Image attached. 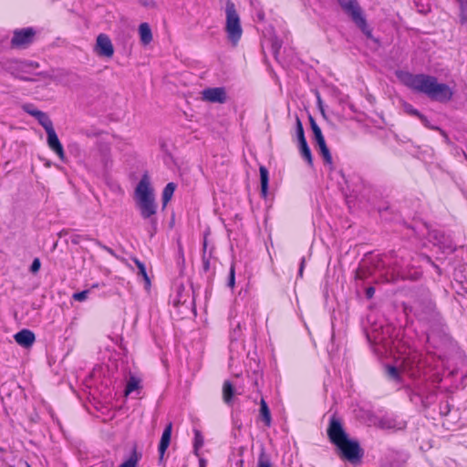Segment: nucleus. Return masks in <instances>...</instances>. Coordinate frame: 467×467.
Segmentation results:
<instances>
[{
    "label": "nucleus",
    "mask_w": 467,
    "mask_h": 467,
    "mask_svg": "<svg viewBox=\"0 0 467 467\" xmlns=\"http://www.w3.org/2000/svg\"><path fill=\"white\" fill-rule=\"evenodd\" d=\"M400 328L391 324H376L371 330L367 333L368 340L374 346L375 352L379 355L400 354L399 358L402 359L405 369H408L412 376H415L420 369V354L417 351L403 349V345L400 336Z\"/></svg>",
    "instance_id": "1"
},
{
    "label": "nucleus",
    "mask_w": 467,
    "mask_h": 467,
    "mask_svg": "<svg viewBox=\"0 0 467 467\" xmlns=\"http://www.w3.org/2000/svg\"><path fill=\"white\" fill-rule=\"evenodd\" d=\"M398 76L405 86L426 95L431 100L444 103L450 101L453 96L452 89L447 84L439 83L433 76L410 72H400Z\"/></svg>",
    "instance_id": "2"
},
{
    "label": "nucleus",
    "mask_w": 467,
    "mask_h": 467,
    "mask_svg": "<svg viewBox=\"0 0 467 467\" xmlns=\"http://www.w3.org/2000/svg\"><path fill=\"white\" fill-rule=\"evenodd\" d=\"M136 206L140 211L142 219L149 220L150 236L157 231V208L153 190L147 174H144L135 189Z\"/></svg>",
    "instance_id": "3"
},
{
    "label": "nucleus",
    "mask_w": 467,
    "mask_h": 467,
    "mask_svg": "<svg viewBox=\"0 0 467 467\" xmlns=\"http://www.w3.org/2000/svg\"><path fill=\"white\" fill-rule=\"evenodd\" d=\"M225 26L224 30L229 42L235 47L243 35L240 16L232 0L225 2Z\"/></svg>",
    "instance_id": "4"
},
{
    "label": "nucleus",
    "mask_w": 467,
    "mask_h": 467,
    "mask_svg": "<svg viewBox=\"0 0 467 467\" xmlns=\"http://www.w3.org/2000/svg\"><path fill=\"white\" fill-rule=\"evenodd\" d=\"M343 11L348 15L356 26L368 36L371 37V30L357 0H337Z\"/></svg>",
    "instance_id": "5"
},
{
    "label": "nucleus",
    "mask_w": 467,
    "mask_h": 467,
    "mask_svg": "<svg viewBox=\"0 0 467 467\" xmlns=\"http://www.w3.org/2000/svg\"><path fill=\"white\" fill-rule=\"evenodd\" d=\"M337 448L340 451L341 458L353 464L359 462L363 457V451L357 441L348 438L344 441L338 443Z\"/></svg>",
    "instance_id": "6"
},
{
    "label": "nucleus",
    "mask_w": 467,
    "mask_h": 467,
    "mask_svg": "<svg viewBox=\"0 0 467 467\" xmlns=\"http://www.w3.org/2000/svg\"><path fill=\"white\" fill-rule=\"evenodd\" d=\"M327 432L330 441L336 446L348 438L340 419L335 414L330 417Z\"/></svg>",
    "instance_id": "7"
},
{
    "label": "nucleus",
    "mask_w": 467,
    "mask_h": 467,
    "mask_svg": "<svg viewBox=\"0 0 467 467\" xmlns=\"http://www.w3.org/2000/svg\"><path fill=\"white\" fill-rule=\"evenodd\" d=\"M36 31L32 27L16 29L11 39V47L15 48H26L33 43Z\"/></svg>",
    "instance_id": "8"
},
{
    "label": "nucleus",
    "mask_w": 467,
    "mask_h": 467,
    "mask_svg": "<svg viewBox=\"0 0 467 467\" xmlns=\"http://www.w3.org/2000/svg\"><path fill=\"white\" fill-rule=\"evenodd\" d=\"M378 425L384 430L399 431L406 427V421L394 414H385L379 419Z\"/></svg>",
    "instance_id": "9"
},
{
    "label": "nucleus",
    "mask_w": 467,
    "mask_h": 467,
    "mask_svg": "<svg viewBox=\"0 0 467 467\" xmlns=\"http://www.w3.org/2000/svg\"><path fill=\"white\" fill-rule=\"evenodd\" d=\"M96 53L100 57H111L114 54V47L110 38L106 34H99L97 36Z\"/></svg>",
    "instance_id": "10"
},
{
    "label": "nucleus",
    "mask_w": 467,
    "mask_h": 467,
    "mask_svg": "<svg viewBox=\"0 0 467 467\" xmlns=\"http://www.w3.org/2000/svg\"><path fill=\"white\" fill-rule=\"evenodd\" d=\"M202 99L212 103H224L226 92L223 88H208L202 92Z\"/></svg>",
    "instance_id": "11"
},
{
    "label": "nucleus",
    "mask_w": 467,
    "mask_h": 467,
    "mask_svg": "<svg viewBox=\"0 0 467 467\" xmlns=\"http://www.w3.org/2000/svg\"><path fill=\"white\" fill-rule=\"evenodd\" d=\"M47 145L48 147L57 153V155L58 156V158L62 161H65V151H64V149H63V146L62 144L60 143L59 140H58V137L55 131V129H51L49 130H47Z\"/></svg>",
    "instance_id": "12"
},
{
    "label": "nucleus",
    "mask_w": 467,
    "mask_h": 467,
    "mask_svg": "<svg viewBox=\"0 0 467 467\" xmlns=\"http://www.w3.org/2000/svg\"><path fill=\"white\" fill-rule=\"evenodd\" d=\"M172 431V423L170 422L166 425L159 443L158 451H159V461L162 462L164 459V454L171 443V437Z\"/></svg>",
    "instance_id": "13"
},
{
    "label": "nucleus",
    "mask_w": 467,
    "mask_h": 467,
    "mask_svg": "<svg viewBox=\"0 0 467 467\" xmlns=\"http://www.w3.org/2000/svg\"><path fill=\"white\" fill-rule=\"evenodd\" d=\"M406 393L410 398V400L415 405H421L426 408V406L431 402L430 398H431L433 393H431L428 396H422L420 393H417V391L410 387H406Z\"/></svg>",
    "instance_id": "14"
},
{
    "label": "nucleus",
    "mask_w": 467,
    "mask_h": 467,
    "mask_svg": "<svg viewBox=\"0 0 467 467\" xmlns=\"http://www.w3.org/2000/svg\"><path fill=\"white\" fill-rule=\"evenodd\" d=\"M15 339L18 345L24 348H29L35 342V334L29 329H22L15 335Z\"/></svg>",
    "instance_id": "15"
},
{
    "label": "nucleus",
    "mask_w": 467,
    "mask_h": 467,
    "mask_svg": "<svg viewBox=\"0 0 467 467\" xmlns=\"http://www.w3.org/2000/svg\"><path fill=\"white\" fill-rule=\"evenodd\" d=\"M309 122L313 132V140L316 146L326 142L321 129L319 128L315 119L311 115H309Z\"/></svg>",
    "instance_id": "16"
},
{
    "label": "nucleus",
    "mask_w": 467,
    "mask_h": 467,
    "mask_svg": "<svg viewBox=\"0 0 467 467\" xmlns=\"http://www.w3.org/2000/svg\"><path fill=\"white\" fill-rule=\"evenodd\" d=\"M33 114L46 131L54 128L52 120L46 112L39 110V112H34Z\"/></svg>",
    "instance_id": "17"
},
{
    "label": "nucleus",
    "mask_w": 467,
    "mask_h": 467,
    "mask_svg": "<svg viewBox=\"0 0 467 467\" xmlns=\"http://www.w3.org/2000/svg\"><path fill=\"white\" fill-rule=\"evenodd\" d=\"M259 171L261 182V194L263 197L265 198L268 192L269 173L265 166H260Z\"/></svg>",
    "instance_id": "18"
},
{
    "label": "nucleus",
    "mask_w": 467,
    "mask_h": 467,
    "mask_svg": "<svg viewBox=\"0 0 467 467\" xmlns=\"http://www.w3.org/2000/svg\"><path fill=\"white\" fill-rule=\"evenodd\" d=\"M139 33L140 36V41L144 45H148L152 40V34L150 26L147 23H142L139 26Z\"/></svg>",
    "instance_id": "19"
},
{
    "label": "nucleus",
    "mask_w": 467,
    "mask_h": 467,
    "mask_svg": "<svg viewBox=\"0 0 467 467\" xmlns=\"http://www.w3.org/2000/svg\"><path fill=\"white\" fill-rule=\"evenodd\" d=\"M316 147H317L319 154L323 158L324 163L327 166H329L330 169L333 168V159L330 153V150L327 145L326 142L323 144H318Z\"/></svg>",
    "instance_id": "20"
},
{
    "label": "nucleus",
    "mask_w": 467,
    "mask_h": 467,
    "mask_svg": "<svg viewBox=\"0 0 467 467\" xmlns=\"http://www.w3.org/2000/svg\"><path fill=\"white\" fill-rule=\"evenodd\" d=\"M142 455L140 452L137 451L136 447H134L129 456V458L121 463L119 467H137L138 462L141 459Z\"/></svg>",
    "instance_id": "21"
},
{
    "label": "nucleus",
    "mask_w": 467,
    "mask_h": 467,
    "mask_svg": "<svg viewBox=\"0 0 467 467\" xmlns=\"http://www.w3.org/2000/svg\"><path fill=\"white\" fill-rule=\"evenodd\" d=\"M298 148H299V151H300L302 158L305 159V161L307 162L308 165L312 166L313 165L312 153H311L310 148L308 147L306 140L298 142Z\"/></svg>",
    "instance_id": "22"
},
{
    "label": "nucleus",
    "mask_w": 467,
    "mask_h": 467,
    "mask_svg": "<svg viewBox=\"0 0 467 467\" xmlns=\"http://www.w3.org/2000/svg\"><path fill=\"white\" fill-rule=\"evenodd\" d=\"M385 374L388 379L394 381L396 383L401 382V374L397 367L392 365H387L385 367Z\"/></svg>",
    "instance_id": "23"
},
{
    "label": "nucleus",
    "mask_w": 467,
    "mask_h": 467,
    "mask_svg": "<svg viewBox=\"0 0 467 467\" xmlns=\"http://www.w3.org/2000/svg\"><path fill=\"white\" fill-rule=\"evenodd\" d=\"M234 395V388L230 381H225L223 386V398L226 404H231Z\"/></svg>",
    "instance_id": "24"
},
{
    "label": "nucleus",
    "mask_w": 467,
    "mask_h": 467,
    "mask_svg": "<svg viewBox=\"0 0 467 467\" xmlns=\"http://www.w3.org/2000/svg\"><path fill=\"white\" fill-rule=\"evenodd\" d=\"M260 415L265 424L269 427L272 420L271 413L268 405L264 399L260 401Z\"/></svg>",
    "instance_id": "25"
},
{
    "label": "nucleus",
    "mask_w": 467,
    "mask_h": 467,
    "mask_svg": "<svg viewBox=\"0 0 467 467\" xmlns=\"http://www.w3.org/2000/svg\"><path fill=\"white\" fill-rule=\"evenodd\" d=\"M176 189V184L174 182H169L163 189L162 192V203L163 206H166L167 203L171 201L174 191Z\"/></svg>",
    "instance_id": "26"
},
{
    "label": "nucleus",
    "mask_w": 467,
    "mask_h": 467,
    "mask_svg": "<svg viewBox=\"0 0 467 467\" xmlns=\"http://www.w3.org/2000/svg\"><path fill=\"white\" fill-rule=\"evenodd\" d=\"M460 9V22L461 24L467 23V0H456Z\"/></svg>",
    "instance_id": "27"
},
{
    "label": "nucleus",
    "mask_w": 467,
    "mask_h": 467,
    "mask_svg": "<svg viewBox=\"0 0 467 467\" xmlns=\"http://www.w3.org/2000/svg\"><path fill=\"white\" fill-rule=\"evenodd\" d=\"M203 443L202 432L199 430H194L193 450L196 455H198V451L203 446Z\"/></svg>",
    "instance_id": "28"
},
{
    "label": "nucleus",
    "mask_w": 467,
    "mask_h": 467,
    "mask_svg": "<svg viewBox=\"0 0 467 467\" xmlns=\"http://www.w3.org/2000/svg\"><path fill=\"white\" fill-rule=\"evenodd\" d=\"M418 119L420 120V122L424 125V127L428 128V129H431V130H439L441 132V134L446 139L448 140V136L446 134V132L444 130H442L441 128L437 127V126H432L431 125L429 119H427L426 116H424L423 114L420 113V115L418 117Z\"/></svg>",
    "instance_id": "29"
},
{
    "label": "nucleus",
    "mask_w": 467,
    "mask_h": 467,
    "mask_svg": "<svg viewBox=\"0 0 467 467\" xmlns=\"http://www.w3.org/2000/svg\"><path fill=\"white\" fill-rule=\"evenodd\" d=\"M139 387H140V380L137 378L131 376L127 382L126 389H125V394L126 395L130 394L134 390L138 389Z\"/></svg>",
    "instance_id": "30"
},
{
    "label": "nucleus",
    "mask_w": 467,
    "mask_h": 467,
    "mask_svg": "<svg viewBox=\"0 0 467 467\" xmlns=\"http://www.w3.org/2000/svg\"><path fill=\"white\" fill-rule=\"evenodd\" d=\"M296 136L298 142L306 140L303 124L298 116L296 117Z\"/></svg>",
    "instance_id": "31"
},
{
    "label": "nucleus",
    "mask_w": 467,
    "mask_h": 467,
    "mask_svg": "<svg viewBox=\"0 0 467 467\" xmlns=\"http://www.w3.org/2000/svg\"><path fill=\"white\" fill-rule=\"evenodd\" d=\"M242 335V328L241 325L238 322L236 324V327L233 329V331L230 334V339H231V348L234 347V342L238 341Z\"/></svg>",
    "instance_id": "32"
},
{
    "label": "nucleus",
    "mask_w": 467,
    "mask_h": 467,
    "mask_svg": "<svg viewBox=\"0 0 467 467\" xmlns=\"http://www.w3.org/2000/svg\"><path fill=\"white\" fill-rule=\"evenodd\" d=\"M256 467H272V463L268 455L262 451L257 461Z\"/></svg>",
    "instance_id": "33"
},
{
    "label": "nucleus",
    "mask_w": 467,
    "mask_h": 467,
    "mask_svg": "<svg viewBox=\"0 0 467 467\" xmlns=\"http://www.w3.org/2000/svg\"><path fill=\"white\" fill-rule=\"evenodd\" d=\"M402 109L405 113L413 117L418 118L420 115V112L408 102L402 103Z\"/></svg>",
    "instance_id": "34"
},
{
    "label": "nucleus",
    "mask_w": 467,
    "mask_h": 467,
    "mask_svg": "<svg viewBox=\"0 0 467 467\" xmlns=\"http://www.w3.org/2000/svg\"><path fill=\"white\" fill-rule=\"evenodd\" d=\"M134 263L136 264V265L138 267V270H139L138 274L143 277V279L146 281L147 284H150V279L148 277V275L146 272V267H145L144 264L138 259H135Z\"/></svg>",
    "instance_id": "35"
},
{
    "label": "nucleus",
    "mask_w": 467,
    "mask_h": 467,
    "mask_svg": "<svg viewBox=\"0 0 467 467\" xmlns=\"http://www.w3.org/2000/svg\"><path fill=\"white\" fill-rule=\"evenodd\" d=\"M414 314L420 318V319H426V299L424 300V307L421 308L420 304H416L414 306Z\"/></svg>",
    "instance_id": "36"
},
{
    "label": "nucleus",
    "mask_w": 467,
    "mask_h": 467,
    "mask_svg": "<svg viewBox=\"0 0 467 467\" xmlns=\"http://www.w3.org/2000/svg\"><path fill=\"white\" fill-rule=\"evenodd\" d=\"M281 47H282V41L279 40L277 37L275 36L271 39V49H272V53L275 57H277Z\"/></svg>",
    "instance_id": "37"
},
{
    "label": "nucleus",
    "mask_w": 467,
    "mask_h": 467,
    "mask_svg": "<svg viewBox=\"0 0 467 467\" xmlns=\"http://www.w3.org/2000/svg\"><path fill=\"white\" fill-rule=\"evenodd\" d=\"M88 290H83L81 292L75 293L73 294V299L78 302L85 301L88 298Z\"/></svg>",
    "instance_id": "38"
},
{
    "label": "nucleus",
    "mask_w": 467,
    "mask_h": 467,
    "mask_svg": "<svg viewBox=\"0 0 467 467\" xmlns=\"http://www.w3.org/2000/svg\"><path fill=\"white\" fill-rule=\"evenodd\" d=\"M22 109L25 112L28 113L32 117H34V112H39V109H36L34 105L30 103L24 104Z\"/></svg>",
    "instance_id": "39"
},
{
    "label": "nucleus",
    "mask_w": 467,
    "mask_h": 467,
    "mask_svg": "<svg viewBox=\"0 0 467 467\" xmlns=\"http://www.w3.org/2000/svg\"><path fill=\"white\" fill-rule=\"evenodd\" d=\"M235 284V273H234V266L232 265L230 268L229 277H228V286L233 288Z\"/></svg>",
    "instance_id": "40"
},
{
    "label": "nucleus",
    "mask_w": 467,
    "mask_h": 467,
    "mask_svg": "<svg viewBox=\"0 0 467 467\" xmlns=\"http://www.w3.org/2000/svg\"><path fill=\"white\" fill-rule=\"evenodd\" d=\"M40 266H41V262H40L39 258H35L30 266L31 273H33V274L37 273L40 269Z\"/></svg>",
    "instance_id": "41"
},
{
    "label": "nucleus",
    "mask_w": 467,
    "mask_h": 467,
    "mask_svg": "<svg viewBox=\"0 0 467 467\" xmlns=\"http://www.w3.org/2000/svg\"><path fill=\"white\" fill-rule=\"evenodd\" d=\"M413 389L417 391V393L422 394V396L426 395V384L424 383H416Z\"/></svg>",
    "instance_id": "42"
},
{
    "label": "nucleus",
    "mask_w": 467,
    "mask_h": 467,
    "mask_svg": "<svg viewBox=\"0 0 467 467\" xmlns=\"http://www.w3.org/2000/svg\"><path fill=\"white\" fill-rule=\"evenodd\" d=\"M140 5H142L145 7L150 8L155 5L154 0H138Z\"/></svg>",
    "instance_id": "43"
},
{
    "label": "nucleus",
    "mask_w": 467,
    "mask_h": 467,
    "mask_svg": "<svg viewBox=\"0 0 467 467\" xmlns=\"http://www.w3.org/2000/svg\"><path fill=\"white\" fill-rule=\"evenodd\" d=\"M365 294H366V297L368 299L372 298L374 294H375V288L373 286L367 287L366 291H365Z\"/></svg>",
    "instance_id": "44"
},
{
    "label": "nucleus",
    "mask_w": 467,
    "mask_h": 467,
    "mask_svg": "<svg viewBox=\"0 0 467 467\" xmlns=\"http://www.w3.org/2000/svg\"><path fill=\"white\" fill-rule=\"evenodd\" d=\"M305 265H306L305 257H302V258H301V261H300V265H299V269H298V276H299V277H302V276H303Z\"/></svg>",
    "instance_id": "45"
},
{
    "label": "nucleus",
    "mask_w": 467,
    "mask_h": 467,
    "mask_svg": "<svg viewBox=\"0 0 467 467\" xmlns=\"http://www.w3.org/2000/svg\"><path fill=\"white\" fill-rule=\"evenodd\" d=\"M439 244H442L444 248H446L447 250L452 252L454 250V247L451 245V242H449L448 244L446 243H442L441 241H438Z\"/></svg>",
    "instance_id": "46"
},
{
    "label": "nucleus",
    "mask_w": 467,
    "mask_h": 467,
    "mask_svg": "<svg viewBox=\"0 0 467 467\" xmlns=\"http://www.w3.org/2000/svg\"><path fill=\"white\" fill-rule=\"evenodd\" d=\"M202 263L205 269L209 268V257L206 254H202Z\"/></svg>",
    "instance_id": "47"
},
{
    "label": "nucleus",
    "mask_w": 467,
    "mask_h": 467,
    "mask_svg": "<svg viewBox=\"0 0 467 467\" xmlns=\"http://www.w3.org/2000/svg\"><path fill=\"white\" fill-rule=\"evenodd\" d=\"M202 249H203V254H206L207 250V237L204 236L203 243H202Z\"/></svg>",
    "instance_id": "48"
},
{
    "label": "nucleus",
    "mask_w": 467,
    "mask_h": 467,
    "mask_svg": "<svg viewBox=\"0 0 467 467\" xmlns=\"http://www.w3.org/2000/svg\"><path fill=\"white\" fill-rule=\"evenodd\" d=\"M207 462L203 458L199 459V467H206Z\"/></svg>",
    "instance_id": "49"
},
{
    "label": "nucleus",
    "mask_w": 467,
    "mask_h": 467,
    "mask_svg": "<svg viewBox=\"0 0 467 467\" xmlns=\"http://www.w3.org/2000/svg\"><path fill=\"white\" fill-rule=\"evenodd\" d=\"M428 306H429L430 308H431V307H432V306H431V302H429V303H428Z\"/></svg>",
    "instance_id": "50"
},
{
    "label": "nucleus",
    "mask_w": 467,
    "mask_h": 467,
    "mask_svg": "<svg viewBox=\"0 0 467 467\" xmlns=\"http://www.w3.org/2000/svg\"><path fill=\"white\" fill-rule=\"evenodd\" d=\"M463 155H464L465 160L467 161V154L465 152H463Z\"/></svg>",
    "instance_id": "51"
},
{
    "label": "nucleus",
    "mask_w": 467,
    "mask_h": 467,
    "mask_svg": "<svg viewBox=\"0 0 467 467\" xmlns=\"http://www.w3.org/2000/svg\"><path fill=\"white\" fill-rule=\"evenodd\" d=\"M26 467H31L28 463H26Z\"/></svg>",
    "instance_id": "52"
}]
</instances>
